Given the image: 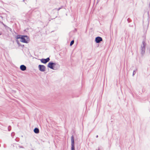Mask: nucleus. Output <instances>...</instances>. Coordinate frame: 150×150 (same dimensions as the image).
Instances as JSON below:
<instances>
[{"label":"nucleus","instance_id":"1","mask_svg":"<svg viewBox=\"0 0 150 150\" xmlns=\"http://www.w3.org/2000/svg\"><path fill=\"white\" fill-rule=\"evenodd\" d=\"M16 38L17 39H20L21 42L25 43H28L30 41L29 38L27 35H18L16 36Z\"/></svg>","mask_w":150,"mask_h":150},{"label":"nucleus","instance_id":"2","mask_svg":"<svg viewBox=\"0 0 150 150\" xmlns=\"http://www.w3.org/2000/svg\"><path fill=\"white\" fill-rule=\"evenodd\" d=\"M146 45V44L145 41L144 40L142 42L141 47V54L142 55H144L145 54Z\"/></svg>","mask_w":150,"mask_h":150},{"label":"nucleus","instance_id":"3","mask_svg":"<svg viewBox=\"0 0 150 150\" xmlns=\"http://www.w3.org/2000/svg\"><path fill=\"white\" fill-rule=\"evenodd\" d=\"M57 64V63L52 62H49L47 64V67L51 69H54V66Z\"/></svg>","mask_w":150,"mask_h":150},{"label":"nucleus","instance_id":"4","mask_svg":"<svg viewBox=\"0 0 150 150\" xmlns=\"http://www.w3.org/2000/svg\"><path fill=\"white\" fill-rule=\"evenodd\" d=\"M71 150H75L74 142V136L72 135L71 137Z\"/></svg>","mask_w":150,"mask_h":150},{"label":"nucleus","instance_id":"5","mask_svg":"<svg viewBox=\"0 0 150 150\" xmlns=\"http://www.w3.org/2000/svg\"><path fill=\"white\" fill-rule=\"evenodd\" d=\"M38 67L39 70L41 71L44 72L45 71L46 67L44 65H39Z\"/></svg>","mask_w":150,"mask_h":150},{"label":"nucleus","instance_id":"6","mask_svg":"<svg viewBox=\"0 0 150 150\" xmlns=\"http://www.w3.org/2000/svg\"><path fill=\"white\" fill-rule=\"evenodd\" d=\"M50 60L49 57H47L46 59H40L41 62L44 64H46Z\"/></svg>","mask_w":150,"mask_h":150},{"label":"nucleus","instance_id":"7","mask_svg":"<svg viewBox=\"0 0 150 150\" xmlns=\"http://www.w3.org/2000/svg\"><path fill=\"white\" fill-rule=\"evenodd\" d=\"M102 38L100 37H97L95 38V42L96 43H99L102 41Z\"/></svg>","mask_w":150,"mask_h":150},{"label":"nucleus","instance_id":"8","mask_svg":"<svg viewBox=\"0 0 150 150\" xmlns=\"http://www.w3.org/2000/svg\"><path fill=\"white\" fill-rule=\"evenodd\" d=\"M149 15L148 14V21L146 22V25H145L144 23H143V24L144 27V28H145V29H147L148 28L149 24V20H148V19L149 20Z\"/></svg>","mask_w":150,"mask_h":150},{"label":"nucleus","instance_id":"9","mask_svg":"<svg viewBox=\"0 0 150 150\" xmlns=\"http://www.w3.org/2000/svg\"><path fill=\"white\" fill-rule=\"evenodd\" d=\"M20 69L22 71H24L26 69V67L24 65H22L20 67Z\"/></svg>","mask_w":150,"mask_h":150},{"label":"nucleus","instance_id":"10","mask_svg":"<svg viewBox=\"0 0 150 150\" xmlns=\"http://www.w3.org/2000/svg\"><path fill=\"white\" fill-rule=\"evenodd\" d=\"M34 132L36 134H38L39 132V130L37 128H35L34 129Z\"/></svg>","mask_w":150,"mask_h":150},{"label":"nucleus","instance_id":"11","mask_svg":"<svg viewBox=\"0 0 150 150\" xmlns=\"http://www.w3.org/2000/svg\"><path fill=\"white\" fill-rule=\"evenodd\" d=\"M4 26L5 27L6 29V30H10V31L11 30V28H10L9 27H8L6 25H4Z\"/></svg>","mask_w":150,"mask_h":150},{"label":"nucleus","instance_id":"12","mask_svg":"<svg viewBox=\"0 0 150 150\" xmlns=\"http://www.w3.org/2000/svg\"><path fill=\"white\" fill-rule=\"evenodd\" d=\"M74 40H72L70 42V46L74 44Z\"/></svg>","mask_w":150,"mask_h":150},{"label":"nucleus","instance_id":"13","mask_svg":"<svg viewBox=\"0 0 150 150\" xmlns=\"http://www.w3.org/2000/svg\"><path fill=\"white\" fill-rule=\"evenodd\" d=\"M136 70H137V69H136V70H134L133 71V74H132V76H133L134 74H135L136 73Z\"/></svg>","mask_w":150,"mask_h":150},{"label":"nucleus","instance_id":"14","mask_svg":"<svg viewBox=\"0 0 150 150\" xmlns=\"http://www.w3.org/2000/svg\"><path fill=\"white\" fill-rule=\"evenodd\" d=\"M11 129V126H9L8 127V131H10Z\"/></svg>","mask_w":150,"mask_h":150},{"label":"nucleus","instance_id":"15","mask_svg":"<svg viewBox=\"0 0 150 150\" xmlns=\"http://www.w3.org/2000/svg\"><path fill=\"white\" fill-rule=\"evenodd\" d=\"M14 135H15V133L14 132H12L11 134V136H12L13 137Z\"/></svg>","mask_w":150,"mask_h":150},{"label":"nucleus","instance_id":"16","mask_svg":"<svg viewBox=\"0 0 150 150\" xmlns=\"http://www.w3.org/2000/svg\"><path fill=\"white\" fill-rule=\"evenodd\" d=\"M127 21L129 23L130 22V20L129 18H128L127 19Z\"/></svg>","mask_w":150,"mask_h":150},{"label":"nucleus","instance_id":"17","mask_svg":"<svg viewBox=\"0 0 150 150\" xmlns=\"http://www.w3.org/2000/svg\"><path fill=\"white\" fill-rule=\"evenodd\" d=\"M62 8V7H60L59 8L57 9V8H55L56 9H57V10L58 11H59L60 9Z\"/></svg>","mask_w":150,"mask_h":150},{"label":"nucleus","instance_id":"18","mask_svg":"<svg viewBox=\"0 0 150 150\" xmlns=\"http://www.w3.org/2000/svg\"><path fill=\"white\" fill-rule=\"evenodd\" d=\"M15 140L17 141V142H18L19 141V139H15Z\"/></svg>","mask_w":150,"mask_h":150},{"label":"nucleus","instance_id":"19","mask_svg":"<svg viewBox=\"0 0 150 150\" xmlns=\"http://www.w3.org/2000/svg\"><path fill=\"white\" fill-rule=\"evenodd\" d=\"M18 147L20 148H23V147L22 146H19Z\"/></svg>","mask_w":150,"mask_h":150},{"label":"nucleus","instance_id":"20","mask_svg":"<svg viewBox=\"0 0 150 150\" xmlns=\"http://www.w3.org/2000/svg\"><path fill=\"white\" fill-rule=\"evenodd\" d=\"M96 138H98V135H96Z\"/></svg>","mask_w":150,"mask_h":150},{"label":"nucleus","instance_id":"21","mask_svg":"<svg viewBox=\"0 0 150 150\" xmlns=\"http://www.w3.org/2000/svg\"><path fill=\"white\" fill-rule=\"evenodd\" d=\"M24 1H25V0H23V2H24Z\"/></svg>","mask_w":150,"mask_h":150},{"label":"nucleus","instance_id":"22","mask_svg":"<svg viewBox=\"0 0 150 150\" xmlns=\"http://www.w3.org/2000/svg\"><path fill=\"white\" fill-rule=\"evenodd\" d=\"M1 35V33H0V35Z\"/></svg>","mask_w":150,"mask_h":150}]
</instances>
